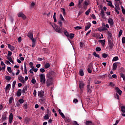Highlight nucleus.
I'll return each instance as SVG.
<instances>
[{"label": "nucleus", "instance_id": "obj_36", "mask_svg": "<svg viewBox=\"0 0 125 125\" xmlns=\"http://www.w3.org/2000/svg\"><path fill=\"white\" fill-rule=\"evenodd\" d=\"M44 120H48L49 119V116L48 114H46L45 116H43Z\"/></svg>", "mask_w": 125, "mask_h": 125}, {"label": "nucleus", "instance_id": "obj_1", "mask_svg": "<svg viewBox=\"0 0 125 125\" xmlns=\"http://www.w3.org/2000/svg\"><path fill=\"white\" fill-rule=\"evenodd\" d=\"M58 24L61 28L58 26V25H56L55 27V30L57 33H59V34H62V33H63V30H64V28L62 27H63L62 21H58Z\"/></svg>", "mask_w": 125, "mask_h": 125}, {"label": "nucleus", "instance_id": "obj_45", "mask_svg": "<svg viewBox=\"0 0 125 125\" xmlns=\"http://www.w3.org/2000/svg\"><path fill=\"white\" fill-rule=\"evenodd\" d=\"M100 42L102 43V45H105V40H100Z\"/></svg>", "mask_w": 125, "mask_h": 125}, {"label": "nucleus", "instance_id": "obj_34", "mask_svg": "<svg viewBox=\"0 0 125 125\" xmlns=\"http://www.w3.org/2000/svg\"><path fill=\"white\" fill-rule=\"evenodd\" d=\"M120 77L122 78L123 81H125V75L123 73H120Z\"/></svg>", "mask_w": 125, "mask_h": 125}, {"label": "nucleus", "instance_id": "obj_3", "mask_svg": "<svg viewBox=\"0 0 125 125\" xmlns=\"http://www.w3.org/2000/svg\"><path fill=\"white\" fill-rule=\"evenodd\" d=\"M115 7L114 8V10L115 12L117 13V14H120V12H119V10H120V4H119V2H116L115 3Z\"/></svg>", "mask_w": 125, "mask_h": 125}, {"label": "nucleus", "instance_id": "obj_52", "mask_svg": "<svg viewBox=\"0 0 125 125\" xmlns=\"http://www.w3.org/2000/svg\"><path fill=\"white\" fill-rule=\"evenodd\" d=\"M122 34H123V30H120L119 32L118 37H121V36H122Z\"/></svg>", "mask_w": 125, "mask_h": 125}, {"label": "nucleus", "instance_id": "obj_18", "mask_svg": "<svg viewBox=\"0 0 125 125\" xmlns=\"http://www.w3.org/2000/svg\"><path fill=\"white\" fill-rule=\"evenodd\" d=\"M31 41H32V47L33 48H35V46H36V39H34L33 38L32 39H30Z\"/></svg>", "mask_w": 125, "mask_h": 125}, {"label": "nucleus", "instance_id": "obj_10", "mask_svg": "<svg viewBox=\"0 0 125 125\" xmlns=\"http://www.w3.org/2000/svg\"><path fill=\"white\" fill-rule=\"evenodd\" d=\"M33 34H34V31L31 30L28 33L27 37H28V38H29V39H30L31 40V39H33V38H34L33 36Z\"/></svg>", "mask_w": 125, "mask_h": 125}, {"label": "nucleus", "instance_id": "obj_6", "mask_svg": "<svg viewBox=\"0 0 125 125\" xmlns=\"http://www.w3.org/2000/svg\"><path fill=\"white\" fill-rule=\"evenodd\" d=\"M92 70H93V66H92V64L90 63L89 65H88V73H89V74H91V73H92Z\"/></svg>", "mask_w": 125, "mask_h": 125}, {"label": "nucleus", "instance_id": "obj_22", "mask_svg": "<svg viewBox=\"0 0 125 125\" xmlns=\"http://www.w3.org/2000/svg\"><path fill=\"white\" fill-rule=\"evenodd\" d=\"M30 121H31L30 118H26L24 119V122L26 125H29L30 124Z\"/></svg>", "mask_w": 125, "mask_h": 125}, {"label": "nucleus", "instance_id": "obj_53", "mask_svg": "<svg viewBox=\"0 0 125 125\" xmlns=\"http://www.w3.org/2000/svg\"><path fill=\"white\" fill-rule=\"evenodd\" d=\"M43 51L44 52V53H47L48 52V49L44 48H43Z\"/></svg>", "mask_w": 125, "mask_h": 125}, {"label": "nucleus", "instance_id": "obj_57", "mask_svg": "<svg viewBox=\"0 0 125 125\" xmlns=\"http://www.w3.org/2000/svg\"><path fill=\"white\" fill-rule=\"evenodd\" d=\"M83 45H84V43H83V42H80V47H83Z\"/></svg>", "mask_w": 125, "mask_h": 125}, {"label": "nucleus", "instance_id": "obj_58", "mask_svg": "<svg viewBox=\"0 0 125 125\" xmlns=\"http://www.w3.org/2000/svg\"><path fill=\"white\" fill-rule=\"evenodd\" d=\"M31 7H34V6H35V5H36V3H35V2L32 1L31 3Z\"/></svg>", "mask_w": 125, "mask_h": 125}, {"label": "nucleus", "instance_id": "obj_55", "mask_svg": "<svg viewBox=\"0 0 125 125\" xmlns=\"http://www.w3.org/2000/svg\"><path fill=\"white\" fill-rule=\"evenodd\" d=\"M74 29H75V30H81L82 28L81 26H76L74 27Z\"/></svg>", "mask_w": 125, "mask_h": 125}, {"label": "nucleus", "instance_id": "obj_5", "mask_svg": "<svg viewBox=\"0 0 125 125\" xmlns=\"http://www.w3.org/2000/svg\"><path fill=\"white\" fill-rule=\"evenodd\" d=\"M52 81H53V79L46 78V83L47 86H50L52 84Z\"/></svg>", "mask_w": 125, "mask_h": 125}, {"label": "nucleus", "instance_id": "obj_44", "mask_svg": "<svg viewBox=\"0 0 125 125\" xmlns=\"http://www.w3.org/2000/svg\"><path fill=\"white\" fill-rule=\"evenodd\" d=\"M121 9L123 14H125V9L123 6H121Z\"/></svg>", "mask_w": 125, "mask_h": 125}, {"label": "nucleus", "instance_id": "obj_38", "mask_svg": "<svg viewBox=\"0 0 125 125\" xmlns=\"http://www.w3.org/2000/svg\"><path fill=\"white\" fill-rule=\"evenodd\" d=\"M9 120H13V114L12 113H10L9 116Z\"/></svg>", "mask_w": 125, "mask_h": 125}, {"label": "nucleus", "instance_id": "obj_61", "mask_svg": "<svg viewBox=\"0 0 125 125\" xmlns=\"http://www.w3.org/2000/svg\"><path fill=\"white\" fill-rule=\"evenodd\" d=\"M96 51H101V48L99 47L96 48Z\"/></svg>", "mask_w": 125, "mask_h": 125}, {"label": "nucleus", "instance_id": "obj_49", "mask_svg": "<svg viewBox=\"0 0 125 125\" xmlns=\"http://www.w3.org/2000/svg\"><path fill=\"white\" fill-rule=\"evenodd\" d=\"M12 101H13V97L10 98L9 100V104H11V103H12Z\"/></svg>", "mask_w": 125, "mask_h": 125}, {"label": "nucleus", "instance_id": "obj_42", "mask_svg": "<svg viewBox=\"0 0 125 125\" xmlns=\"http://www.w3.org/2000/svg\"><path fill=\"white\" fill-rule=\"evenodd\" d=\"M92 122L91 121H86L85 125H91Z\"/></svg>", "mask_w": 125, "mask_h": 125}, {"label": "nucleus", "instance_id": "obj_9", "mask_svg": "<svg viewBox=\"0 0 125 125\" xmlns=\"http://www.w3.org/2000/svg\"><path fill=\"white\" fill-rule=\"evenodd\" d=\"M79 87L81 91H83V89L84 87V83L83 81H79Z\"/></svg>", "mask_w": 125, "mask_h": 125}, {"label": "nucleus", "instance_id": "obj_27", "mask_svg": "<svg viewBox=\"0 0 125 125\" xmlns=\"http://www.w3.org/2000/svg\"><path fill=\"white\" fill-rule=\"evenodd\" d=\"M68 38H70L71 40H73V38H75V34L73 33H70L69 35Z\"/></svg>", "mask_w": 125, "mask_h": 125}, {"label": "nucleus", "instance_id": "obj_48", "mask_svg": "<svg viewBox=\"0 0 125 125\" xmlns=\"http://www.w3.org/2000/svg\"><path fill=\"white\" fill-rule=\"evenodd\" d=\"M2 119L3 121H4L5 120H6V115L3 114L2 116Z\"/></svg>", "mask_w": 125, "mask_h": 125}, {"label": "nucleus", "instance_id": "obj_14", "mask_svg": "<svg viewBox=\"0 0 125 125\" xmlns=\"http://www.w3.org/2000/svg\"><path fill=\"white\" fill-rule=\"evenodd\" d=\"M38 96L39 97H43L44 95V92H43L42 90L39 91L38 92Z\"/></svg>", "mask_w": 125, "mask_h": 125}, {"label": "nucleus", "instance_id": "obj_2", "mask_svg": "<svg viewBox=\"0 0 125 125\" xmlns=\"http://www.w3.org/2000/svg\"><path fill=\"white\" fill-rule=\"evenodd\" d=\"M40 82L41 83L45 84L46 80H45V75L44 74H41L40 75Z\"/></svg>", "mask_w": 125, "mask_h": 125}, {"label": "nucleus", "instance_id": "obj_4", "mask_svg": "<svg viewBox=\"0 0 125 125\" xmlns=\"http://www.w3.org/2000/svg\"><path fill=\"white\" fill-rule=\"evenodd\" d=\"M55 76V73L53 71H51L47 73L46 75V78L49 79H53V77Z\"/></svg>", "mask_w": 125, "mask_h": 125}, {"label": "nucleus", "instance_id": "obj_46", "mask_svg": "<svg viewBox=\"0 0 125 125\" xmlns=\"http://www.w3.org/2000/svg\"><path fill=\"white\" fill-rule=\"evenodd\" d=\"M102 57H103V58H106L108 57V54L106 53H103L102 54Z\"/></svg>", "mask_w": 125, "mask_h": 125}, {"label": "nucleus", "instance_id": "obj_62", "mask_svg": "<svg viewBox=\"0 0 125 125\" xmlns=\"http://www.w3.org/2000/svg\"><path fill=\"white\" fill-rule=\"evenodd\" d=\"M98 31H99V32H103V29L102 27H99L98 28Z\"/></svg>", "mask_w": 125, "mask_h": 125}, {"label": "nucleus", "instance_id": "obj_59", "mask_svg": "<svg viewBox=\"0 0 125 125\" xmlns=\"http://www.w3.org/2000/svg\"><path fill=\"white\" fill-rule=\"evenodd\" d=\"M16 84V81H14L13 83V84H12V88H14V87H15V85Z\"/></svg>", "mask_w": 125, "mask_h": 125}, {"label": "nucleus", "instance_id": "obj_35", "mask_svg": "<svg viewBox=\"0 0 125 125\" xmlns=\"http://www.w3.org/2000/svg\"><path fill=\"white\" fill-rule=\"evenodd\" d=\"M10 86H11V85L10 84H8L5 87V90L6 91L7 90H8V89H9V88L10 87Z\"/></svg>", "mask_w": 125, "mask_h": 125}, {"label": "nucleus", "instance_id": "obj_24", "mask_svg": "<svg viewBox=\"0 0 125 125\" xmlns=\"http://www.w3.org/2000/svg\"><path fill=\"white\" fill-rule=\"evenodd\" d=\"M79 74H80V76H81L82 77L84 76V73H83V70L80 69V70L79 71Z\"/></svg>", "mask_w": 125, "mask_h": 125}, {"label": "nucleus", "instance_id": "obj_26", "mask_svg": "<svg viewBox=\"0 0 125 125\" xmlns=\"http://www.w3.org/2000/svg\"><path fill=\"white\" fill-rule=\"evenodd\" d=\"M27 90H28V89L27 88V86H25L22 90V93H26V91H27Z\"/></svg>", "mask_w": 125, "mask_h": 125}, {"label": "nucleus", "instance_id": "obj_40", "mask_svg": "<svg viewBox=\"0 0 125 125\" xmlns=\"http://www.w3.org/2000/svg\"><path fill=\"white\" fill-rule=\"evenodd\" d=\"M83 11L82 9H81L78 14V16H80L81 14H83Z\"/></svg>", "mask_w": 125, "mask_h": 125}, {"label": "nucleus", "instance_id": "obj_12", "mask_svg": "<svg viewBox=\"0 0 125 125\" xmlns=\"http://www.w3.org/2000/svg\"><path fill=\"white\" fill-rule=\"evenodd\" d=\"M107 40L108 41H112V37H113V35L112 34V33L110 32L109 31L107 32Z\"/></svg>", "mask_w": 125, "mask_h": 125}, {"label": "nucleus", "instance_id": "obj_51", "mask_svg": "<svg viewBox=\"0 0 125 125\" xmlns=\"http://www.w3.org/2000/svg\"><path fill=\"white\" fill-rule=\"evenodd\" d=\"M107 5H108V6H110V7H112V8H114V6L113 5V4H112V2L108 3Z\"/></svg>", "mask_w": 125, "mask_h": 125}, {"label": "nucleus", "instance_id": "obj_23", "mask_svg": "<svg viewBox=\"0 0 125 125\" xmlns=\"http://www.w3.org/2000/svg\"><path fill=\"white\" fill-rule=\"evenodd\" d=\"M118 67V65L117 64V62H115L113 64V70L115 71V70H117V68Z\"/></svg>", "mask_w": 125, "mask_h": 125}, {"label": "nucleus", "instance_id": "obj_25", "mask_svg": "<svg viewBox=\"0 0 125 125\" xmlns=\"http://www.w3.org/2000/svg\"><path fill=\"white\" fill-rule=\"evenodd\" d=\"M1 65L2 66V70H5V64H4V62H1Z\"/></svg>", "mask_w": 125, "mask_h": 125}, {"label": "nucleus", "instance_id": "obj_33", "mask_svg": "<svg viewBox=\"0 0 125 125\" xmlns=\"http://www.w3.org/2000/svg\"><path fill=\"white\" fill-rule=\"evenodd\" d=\"M28 70H27V66H26V62H24V73L26 75L28 74Z\"/></svg>", "mask_w": 125, "mask_h": 125}, {"label": "nucleus", "instance_id": "obj_13", "mask_svg": "<svg viewBox=\"0 0 125 125\" xmlns=\"http://www.w3.org/2000/svg\"><path fill=\"white\" fill-rule=\"evenodd\" d=\"M108 22L110 26H114V21L112 18H109L108 19Z\"/></svg>", "mask_w": 125, "mask_h": 125}, {"label": "nucleus", "instance_id": "obj_17", "mask_svg": "<svg viewBox=\"0 0 125 125\" xmlns=\"http://www.w3.org/2000/svg\"><path fill=\"white\" fill-rule=\"evenodd\" d=\"M115 90L117 91V93L119 94V95H122V93H123V91H122V90H121V89H120L119 87H116L115 88Z\"/></svg>", "mask_w": 125, "mask_h": 125}, {"label": "nucleus", "instance_id": "obj_32", "mask_svg": "<svg viewBox=\"0 0 125 125\" xmlns=\"http://www.w3.org/2000/svg\"><path fill=\"white\" fill-rule=\"evenodd\" d=\"M50 67V64H49V63H46L44 65L45 69H48V68H49Z\"/></svg>", "mask_w": 125, "mask_h": 125}, {"label": "nucleus", "instance_id": "obj_63", "mask_svg": "<svg viewBox=\"0 0 125 125\" xmlns=\"http://www.w3.org/2000/svg\"><path fill=\"white\" fill-rule=\"evenodd\" d=\"M115 98H116L117 99H118L119 100V99H120V96H119L118 95V94H116L115 95Z\"/></svg>", "mask_w": 125, "mask_h": 125}, {"label": "nucleus", "instance_id": "obj_15", "mask_svg": "<svg viewBox=\"0 0 125 125\" xmlns=\"http://www.w3.org/2000/svg\"><path fill=\"white\" fill-rule=\"evenodd\" d=\"M91 27V23L90 22H88L86 23V26H85L84 31H87Z\"/></svg>", "mask_w": 125, "mask_h": 125}, {"label": "nucleus", "instance_id": "obj_64", "mask_svg": "<svg viewBox=\"0 0 125 125\" xmlns=\"http://www.w3.org/2000/svg\"><path fill=\"white\" fill-rule=\"evenodd\" d=\"M122 43H125V37L122 38Z\"/></svg>", "mask_w": 125, "mask_h": 125}, {"label": "nucleus", "instance_id": "obj_37", "mask_svg": "<svg viewBox=\"0 0 125 125\" xmlns=\"http://www.w3.org/2000/svg\"><path fill=\"white\" fill-rule=\"evenodd\" d=\"M5 80H6V81H10V80H11V77L9 76H6L5 78Z\"/></svg>", "mask_w": 125, "mask_h": 125}, {"label": "nucleus", "instance_id": "obj_50", "mask_svg": "<svg viewBox=\"0 0 125 125\" xmlns=\"http://www.w3.org/2000/svg\"><path fill=\"white\" fill-rule=\"evenodd\" d=\"M90 11H91L90 9H89L87 11L85 12V14L86 15H88L90 12Z\"/></svg>", "mask_w": 125, "mask_h": 125}, {"label": "nucleus", "instance_id": "obj_11", "mask_svg": "<svg viewBox=\"0 0 125 125\" xmlns=\"http://www.w3.org/2000/svg\"><path fill=\"white\" fill-rule=\"evenodd\" d=\"M18 17H21L22 19H23V20L26 19V16H25V15H24L22 12L19 13Z\"/></svg>", "mask_w": 125, "mask_h": 125}, {"label": "nucleus", "instance_id": "obj_60", "mask_svg": "<svg viewBox=\"0 0 125 125\" xmlns=\"http://www.w3.org/2000/svg\"><path fill=\"white\" fill-rule=\"evenodd\" d=\"M65 122H68V123H70L71 122V120L69 118H66L64 119Z\"/></svg>", "mask_w": 125, "mask_h": 125}, {"label": "nucleus", "instance_id": "obj_41", "mask_svg": "<svg viewBox=\"0 0 125 125\" xmlns=\"http://www.w3.org/2000/svg\"><path fill=\"white\" fill-rule=\"evenodd\" d=\"M7 70L9 72V73H12V70H11V67H8L7 68Z\"/></svg>", "mask_w": 125, "mask_h": 125}, {"label": "nucleus", "instance_id": "obj_8", "mask_svg": "<svg viewBox=\"0 0 125 125\" xmlns=\"http://www.w3.org/2000/svg\"><path fill=\"white\" fill-rule=\"evenodd\" d=\"M108 43L110 49H112L113 47H114V43H113V41L112 40H109L108 41Z\"/></svg>", "mask_w": 125, "mask_h": 125}, {"label": "nucleus", "instance_id": "obj_56", "mask_svg": "<svg viewBox=\"0 0 125 125\" xmlns=\"http://www.w3.org/2000/svg\"><path fill=\"white\" fill-rule=\"evenodd\" d=\"M36 79L33 78L31 80L32 83H33V84H35V83H36Z\"/></svg>", "mask_w": 125, "mask_h": 125}, {"label": "nucleus", "instance_id": "obj_30", "mask_svg": "<svg viewBox=\"0 0 125 125\" xmlns=\"http://www.w3.org/2000/svg\"><path fill=\"white\" fill-rule=\"evenodd\" d=\"M121 109L122 113H125V106L122 105L121 106Z\"/></svg>", "mask_w": 125, "mask_h": 125}, {"label": "nucleus", "instance_id": "obj_31", "mask_svg": "<svg viewBox=\"0 0 125 125\" xmlns=\"http://www.w3.org/2000/svg\"><path fill=\"white\" fill-rule=\"evenodd\" d=\"M63 32L64 33V34L65 35V36H66V37H67L68 38L69 37V32H68V31L67 30H63Z\"/></svg>", "mask_w": 125, "mask_h": 125}, {"label": "nucleus", "instance_id": "obj_28", "mask_svg": "<svg viewBox=\"0 0 125 125\" xmlns=\"http://www.w3.org/2000/svg\"><path fill=\"white\" fill-rule=\"evenodd\" d=\"M94 83H95V84H99L100 83H101V81H99L97 80H95L94 81Z\"/></svg>", "mask_w": 125, "mask_h": 125}, {"label": "nucleus", "instance_id": "obj_16", "mask_svg": "<svg viewBox=\"0 0 125 125\" xmlns=\"http://www.w3.org/2000/svg\"><path fill=\"white\" fill-rule=\"evenodd\" d=\"M18 80L21 82L22 83H25V80H24V77L22 76L18 77Z\"/></svg>", "mask_w": 125, "mask_h": 125}, {"label": "nucleus", "instance_id": "obj_47", "mask_svg": "<svg viewBox=\"0 0 125 125\" xmlns=\"http://www.w3.org/2000/svg\"><path fill=\"white\" fill-rule=\"evenodd\" d=\"M23 107L24 108V110H27L28 109V104H25L23 105Z\"/></svg>", "mask_w": 125, "mask_h": 125}, {"label": "nucleus", "instance_id": "obj_39", "mask_svg": "<svg viewBox=\"0 0 125 125\" xmlns=\"http://www.w3.org/2000/svg\"><path fill=\"white\" fill-rule=\"evenodd\" d=\"M19 102L20 103V104H23V103L25 102V101H24L23 99H21L19 100Z\"/></svg>", "mask_w": 125, "mask_h": 125}, {"label": "nucleus", "instance_id": "obj_54", "mask_svg": "<svg viewBox=\"0 0 125 125\" xmlns=\"http://www.w3.org/2000/svg\"><path fill=\"white\" fill-rule=\"evenodd\" d=\"M60 19L62 20V21H65V19H64V18H63V16H62V14H60Z\"/></svg>", "mask_w": 125, "mask_h": 125}, {"label": "nucleus", "instance_id": "obj_7", "mask_svg": "<svg viewBox=\"0 0 125 125\" xmlns=\"http://www.w3.org/2000/svg\"><path fill=\"white\" fill-rule=\"evenodd\" d=\"M87 91L89 94L92 92V86H90L89 84L87 85Z\"/></svg>", "mask_w": 125, "mask_h": 125}, {"label": "nucleus", "instance_id": "obj_21", "mask_svg": "<svg viewBox=\"0 0 125 125\" xmlns=\"http://www.w3.org/2000/svg\"><path fill=\"white\" fill-rule=\"evenodd\" d=\"M21 93H22V90L21 89L18 90V91L17 93V95L18 97H20V96H21Z\"/></svg>", "mask_w": 125, "mask_h": 125}, {"label": "nucleus", "instance_id": "obj_20", "mask_svg": "<svg viewBox=\"0 0 125 125\" xmlns=\"http://www.w3.org/2000/svg\"><path fill=\"white\" fill-rule=\"evenodd\" d=\"M59 113L60 115H61V117L62 118V119L65 118V115H64V113L62 112V111L61 110V109H59Z\"/></svg>", "mask_w": 125, "mask_h": 125}, {"label": "nucleus", "instance_id": "obj_43", "mask_svg": "<svg viewBox=\"0 0 125 125\" xmlns=\"http://www.w3.org/2000/svg\"><path fill=\"white\" fill-rule=\"evenodd\" d=\"M118 60H119V57L116 56L113 58L112 61H118Z\"/></svg>", "mask_w": 125, "mask_h": 125}, {"label": "nucleus", "instance_id": "obj_19", "mask_svg": "<svg viewBox=\"0 0 125 125\" xmlns=\"http://www.w3.org/2000/svg\"><path fill=\"white\" fill-rule=\"evenodd\" d=\"M100 14L102 16V18H104V19H105V12H104V10H103V9H102L101 10Z\"/></svg>", "mask_w": 125, "mask_h": 125}, {"label": "nucleus", "instance_id": "obj_29", "mask_svg": "<svg viewBox=\"0 0 125 125\" xmlns=\"http://www.w3.org/2000/svg\"><path fill=\"white\" fill-rule=\"evenodd\" d=\"M93 55L95 56V57H97V58H99L100 59H101V58H100V56L99 55L96 54V52H93Z\"/></svg>", "mask_w": 125, "mask_h": 125}]
</instances>
